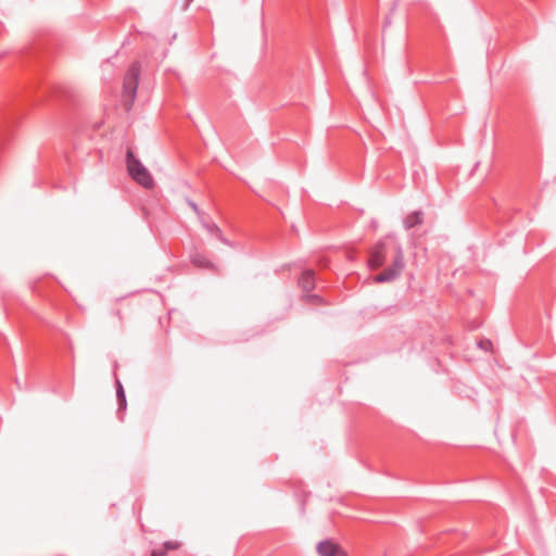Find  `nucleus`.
<instances>
[{"instance_id":"f257e3e1","label":"nucleus","mask_w":556,"mask_h":556,"mask_svg":"<svg viewBox=\"0 0 556 556\" xmlns=\"http://www.w3.org/2000/svg\"><path fill=\"white\" fill-rule=\"evenodd\" d=\"M127 170L130 177L144 188L153 187V178L149 170L135 156L131 150L126 153Z\"/></svg>"},{"instance_id":"f03ea898","label":"nucleus","mask_w":556,"mask_h":556,"mask_svg":"<svg viewBox=\"0 0 556 556\" xmlns=\"http://www.w3.org/2000/svg\"><path fill=\"white\" fill-rule=\"evenodd\" d=\"M394 257L392 265L384 270H382L380 274L375 276L374 280L378 283L389 282L394 280L396 277L400 276L402 269L404 268V255L403 251L400 245H394Z\"/></svg>"},{"instance_id":"7ed1b4c3","label":"nucleus","mask_w":556,"mask_h":556,"mask_svg":"<svg viewBox=\"0 0 556 556\" xmlns=\"http://www.w3.org/2000/svg\"><path fill=\"white\" fill-rule=\"evenodd\" d=\"M139 76H140V64L138 62H134L127 70L125 77H124V84H123V92H124L125 98H127V102H128L129 106L132 105L136 94H137Z\"/></svg>"},{"instance_id":"20e7f679","label":"nucleus","mask_w":556,"mask_h":556,"mask_svg":"<svg viewBox=\"0 0 556 556\" xmlns=\"http://www.w3.org/2000/svg\"><path fill=\"white\" fill-rule=\"evenodd\" d=\"M394 245H399V244L395 243L392 239H388L386 241H381L378 244H376L370 253V257L368 261L369 266L372 269L381 267L384 264L388 254L389 253L394 254V249H393Z\"/></svg>"},{"instance_id":"39448f33","label":"nucleus","mask_w":556,"mask_h":556,"mask_svg":"<svg viewBox=\"0 0 556 556\" xmlns=\"http://www.w3.org/2000/svg\"><path fill=\"white\" fill-rule=\"evenodd\" d=\"M319 556H344L343 549L331 540H324L317 544Z\"/></svg>"},{"instance_id":"423d86ee","label":"nucleus","mask_w":556,"mask_h":556,"mask_svg":"<svg viewBox=\"0 0 556 556\" xmlns=\"http://www.w3.org/2000/svg\"><path fill=\"white\" fill-rule=\"evenodd\" d=\"M304 294L311 292L315 288V273L312 269H305L298 281Z\"/></svg>"},{"instance_id":"0eeeda50","label":"nucleus","mask_w":556,"mask_h":556,"mask_svg":"<svg viewBox=\"0 0 556 556\" xmlns=\"http://www.w3.org/2000/svg\"><path fill=\"white\" fill-rule=\"evenodd\" d=\"M424 220V213L421 211H415L408 214L404 219V226L406 229H412L415 226H418Z\"/></svg>"},{"instance_id":"6e6552de","label":"nucleus","mask_w":556,"mask_h":556,"mask_svg":"<svg viewBox=\"0 0 556 556\" xmlns=\"http://www.w3.org/2000/svg\"><path fill=\"white\" fill-rule=\"evenodd\" d=\"M191 262L194 266L200 267V268H211L212 267L211 261L205 255L198 253V252L193 253L191 255Z\"/></svg>"},{"instance_id":"1a4fd4ad","label":"nucleus","mask_w":556,"mask_h":556,"mask_svg":"<svg viewBox=\"0 0 556 556\" xmlns=\"http://www.w3.org/2000/svg\"><path fill=\"white\" fill-rule=\"evenodd\" d=\"M206 231L216 237L220 242L227 244V245H230L229 241L223 236V232L220 230V228L215 224L213 223L207 229Z\"/></svg>"},{"instance_id":"9d476101","label":"nucleus","mask_w":556,"mask_h":556,"mask_svg":"<svg viewBox=\"0 0 556 556\" xmlns=\"http://www.w3.org/2000/svg\"><path fill=\"white\" fill-rule=\"evenodd\" d=\"M116 396H117L119 408H125L126 407V396H125L123 386L118 379H116Z\"/></svg>"},{"instance_id":"9b49d317","label":"nucleus","mask_w":556,"mask_h":556,"mask_svg":"<svg viewBox=\"0 0 556 556\" xmlns=\"http://www.w3.org/2000/svg\"><path fill=\"white\" fill-rule=\"evenodd\" d=\"M303 300H305L308 303H314V304L323 303V299L318 294H309V292L306 294H303Z\"/></svg>"},{"instance_id":"f8f14e48","label":"nucleus","mask_w":556,"mask_h":556,"mask_svg":"<svg viewBox=\"0 0 556 556\" xmlns=\"http://www.w3.org/2000/svg\"><path fill=\"white\" fill-rule=\"evenodd\" d=\"M164 551H176L180 547V543L177 541H165L163 543Z\"/></svg>"},{"instance_id":"ddd939ff","label":"nucleus","mask_w":556,"mask_h":556,"mask_svg":"<svg viewBox=\"0 0 556 556\" xmlns=\"http://www.w3.org/2000/svg\"><path fill=\"white\" fill-rule=\"evenodd\" d=\"M308 495H309V493H307L305 491H302L301 493L296 494V496L299 497L301 507H303V505H304V498L307 497Z\"/></svg>"},{"instance_id":"4468645a","label":"nucleus","mask_w":556,"mask_h":556,"mask_svg":"<svg viewBox=\"0 0 556 556\" xmlns=\"http://www.w3.org/2000/svg\"><path fill=\"white\" fill-rule=\"evenodd\" d=\"M189 205L190 207L192 208V211L197 214V215H201L202 211L199 208V206L192 202V201H189Z\"/></svg>"},{"instance_id":"2eb2a0df","label":"nucleus","mask_w":556,"mask_h":556,"mask_svg":"<svg viewBox=\"0 0 556 556\" xmlns=\"http://www.w3.org/2000/svg\"><path fill=\"white\" fill-rule=\"evenodd\" d=\"M166 553L164 549H154L151 552L150 556H165Z\"/></svg>"},{"instance_id":"dca6fc26","label":"nucleus","mask_w":556,"mask_h":556,"mask_svg":"<svg viewBox=\"0 0 556 556\" xmlns=\"http://www.w3.org/2000/svg\"><path fill=\"white\" fill-rule=\"evenodd\" d=\"M199 219H200V223L201 225L204 223V222H207L210 220V217L206 213L202 212L201 215H198Z\"/></svg>"},{"instance_id":"f3484780","label":"nucleus","mask_w":556,"mask_h":556,"mask_svg":"<svg viewBox=\"0 0 556 556\" xmlns=\"http://www.w3.org/2000/svg\"><path fill=\"white\" fill-rule=\"evenodd\" d=\"M479 345H480L482 349H485V350H486V349L491 345V342H490L489 340H486V341H481V342L479 343Z\"/></svg>"},{"instance_id":"a211bd4d","label":"nucleus","mask_w":556,"mask_h":556,"mask_svg":"<svg viewBox=\"0 0 556 556\" xmlns=\"http://www.w3.org/2000/svg\"><path fill=\"white\" fill-rule=\"evenodd\" d=\"M212 224H213V222H211V219H210V220H207V222H204V223L202 224V227L206 230V229H207Z\"/></svg>"}]
</instances>
